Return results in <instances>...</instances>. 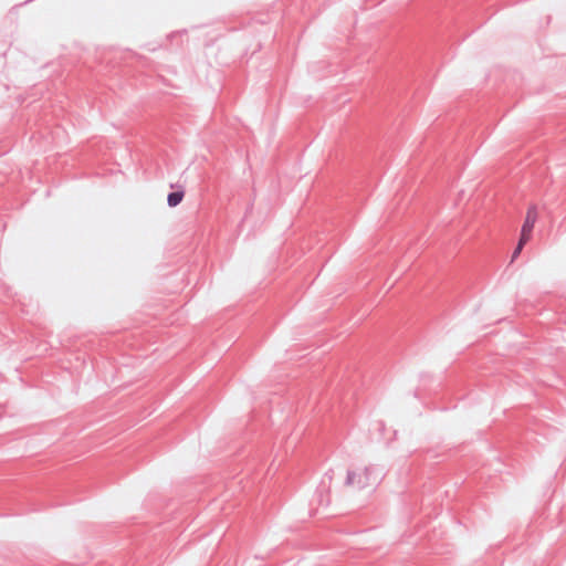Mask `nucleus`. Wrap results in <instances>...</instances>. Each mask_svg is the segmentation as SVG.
<instances>
[{"label": "nucleus", "mask_w": 566, "mask_h": 566, "mask_svg": "<svg viewBox=\"0 0 566 566\" xmlns=\"http://www.w3.org/2000/svg\"><path fill=\"white\" fill-rule=\"evenodd\" d=\"M374 469L370 467H357L348 471L346 482L360 489L375 483Z\"/></svg>", "instance_id": "f257e3e1"}, {"label": "nucleus", "mask_w": 566, "mask_h": 566, "mask_svg": "<svg viewBox=\"0 0 566 566\" xmlns=\"http://www.w3.org/2000/svg\"><path fill=\"white\" fill-rule=\"evenodd\" d=\"M539 212L536 206L528 207L525 216L524 223L521 230V237L523 241H530L532 238L533 229L538 220Z\"/></svg>", "instance_id": "f03ea898"}, {"label": "nucleus", "mask_w": 566, "mask_h": 566, "mask_svg": "<svg viewBox=\"0 0 566 566\" xmlns=\"http://www.w3.org/2000/svg\"><path fill=\"white\" fill-rule=\"evenodd\" d=\"M182 198H184L182 192H171L168 195V198H167L168 205L170 207H176L181 202Z\"/></svg>", "instance_id": "7ed1b4c3"}, {"label": "nucleus", "mask_w": 566, "mask_h": 566, "mask_svg": "<svg viewBox=\"0 0 566 566\" xmlns=\"http://www.w3.org/2000/svg\"><path fill=\"white\" fill-rule=\"evenodd\" d=\"M528 241H523V237L520 235V240H518V243H517V247L515 248L514 252H513V255H512V259H516L520 253L522 252L524 245L527 243Z\"/></svg>", "instance_id": "20e7f679"}]
</instances>
